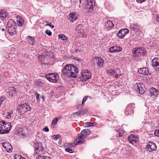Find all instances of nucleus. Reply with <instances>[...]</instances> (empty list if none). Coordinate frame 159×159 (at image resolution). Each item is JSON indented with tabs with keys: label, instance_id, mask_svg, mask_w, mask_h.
<instances>
[{
	"label": "nucleus",
	"instance_id": "nucleus-12",
	"mask_svg": "<svg viewBox=\"0 0 159 159\" xmlns=\"http://www.w3.org/2000/svg\"><path fill=\"white\" fill-rule=\"evenodd\" d=\"M79 14L76 12L70 13L68 16V18L69 20L71 22H73L76 20L78 18Z\"/></svg>",
	"mask_w": 159,
	"mask_h": 159
},
{
	"label": "nucleus",
	"instance_id": "nucleus-24",
	"mask_svg": "<svg viewBox=\"0 0 159 159\" xmlns=\"http://www.w3.org/2000/svg\"><path fill=\"white\" fill-rule=\"evenodd\" d=\"M27 129L25 128H21L18 130L17 133L19 135L24 136L25 135Z\"/></svg>",
	"mask_w": 159,
	"mask_h": 159
},
{
	"label": "nucleus",
	"instance_id": "nucleus-63",
	"mask_svg": "<svg viewBox=\"0 0 159 159\" xmlns=\"http://www.w3.org/2000/svg\"><path fill=\"white\" fill-rule=\"evenodd\" d=\"M33 143H34V144L35 145V144H34V142H33Z\"/></svg>",
	"mask_w": 159,
	"mask_h": 159
},
{
	"label": "nucleus",
	"instance_id": "nucleus-18",
	"mask_svg": "<svg viewBox=\"0 0 159 159\" xmlns=\"http://www.w3.org/2000/svg\"><path fill=\"white\" fill-rule=\"evenodd\" d=\"M2 144L7 152H10L12 149V147L11 144L8 142H2Z\"/></svg>",
	"mask_w": 159,
	"mask_h": 159
},
{
	"label": "nucleus",
	"instance_id": "nucleus-19",
	"mask_svg": "<svg viewBox=\"0 0 159 159\" xmlns=\"http://www.w3.org/2000/svg\"><path fill=\"white\" fill-rule=\"evenodd\" d=\"M152 66L156 68L157 70H159V59L157 57H155L152 61Z\"/></svg>",
	"mask_w": 159,
	"mask_h": 159
},
{
	"label": "nucleus",
	"instance_id": "nucleus-25",
	"mask_svg": "<svg viewBox=\"0 0 159 159\" xmlns=\"http://www.w3.org/2000/svg\"><path fill=\"white\" fill-rule=\"evenodd\" d=\"M107 71L109 75H114L116 78H117L119 77L118 73L115 70L113 69L108 70Z\"/></svg>",
	"mask_w": 159,
	"mask_h": 159
},
{
	"label": "nucleus",
	"instance_id": "nucleus-4",
	"mask_svg": "<svg viewBox=\"0 0 159 159\" xmlns=\"http://www.w3.org/2000/svg\"><path fill=\"white\" fill-rule=\"evenodd\" d=\"M95 2L93 0H87V3L85 6L86 12L88 14L93 12L94 6Z\"/></svg>",
	"mask_w": 159,
	"mask_h": 159
},
{
	"label": "nucleus",
	"instance_id": "nucleus-7",
	"mask_svg": "<svg viewBox=\"0 0 159 159\" xmlns=\"http://www.w3.org/2000/svg\"><path fill=\"white\" fill-rule=\"evenodd\" d=\"M135 107L134 103H131L128 105L125 109V113L126 115H130L133 114L134 109Z\"/></svg>",
	"mask_w": 159,
	"mask_h": 159
},
{
	"label": "nucleus",
	"instance_id": "nucleus-17",
	"mask_svg": "<svg viewBox=\"0 0 159 159\" xmlns=\"http://www.w3.org/2000/svg\"><path fill=\"white\" fill-rule=\"evenodd\" d=\"M93 61H95L98 66L100 67L102 66L104 63V60L102 58L99 57H95L94 58Z\"/></svg>",
	"mask_w": 159,
	"mask_h": 159
},
{
	"label": "nucleus",
	"instance_id": "nucleus-56",
	"mask_svg": "<svg viewBox=\"0 0 159 159\" xmlns=\"http://www.w3.org/2000/svg\"><path fill=\"white\" fill-rule=\"evenodd\" d=\"M89 97V96H85V97L84 98V99L86 101L87 100V98Z\"/></svg>",
	"mask_w": 159,
	"mask_h": 159
},
{
	"label": "nucleus",
	"instance_id": "nucleus-36",
	"mask_svg": "<svg viewBox=\"0 0 159 159\" xmlns=\"http://www.w3.org/2000/svg\"><path fill=\"white\" fill-rule=\"evenodd\" d=\"M13 114V112L12 111H11L7 112V115L6 116V118L7 119H10L12 116Z\"/></svg>",
	"mask_w": 159,
	"mask_h": 159
},
{
	"label": "nucleus",
	"instance_id": "nucleus-2",
	"mask_svg": "<svg viewBox=\"0 0 159 159\" xmlns=\"http://www.w3.org/2000/svg\"><path fill=\"white\" fill-rule=\"evenodd\" d=\"M6 27L7 32L10 35L12 36L16 34L17 25L16 22L13 19H11L8 20Z\"/></svg>",
	"mask_w": 159,
	"mask_h": 159
},
{
	"label": "nucleus",
	"instance_id": "nucleus-39",
	"mask_svg": "<svg viewBox=\"0 0 159 159\" xmlns=\"http://www.w3.org/2000/svg\"><path fill=\"white\" fill-rule=\"evenodd\" d=\"M59 37L60 38H61L62 40H66L67 39L66 36L63 34H60L59 35Z\"/></svg>",
	"mask_w": 159,
	"mask_h": 159
},
{
	"label": "nucleus",
	"instance_id": "nucleus-38",
	"mask_svg": "<svg viewBox=\"0 0 159 159\" xmlns=\"http://www.w3.org/2000/svg\"><path fill=\"white\" fill-rule=\"evenodd\" d=\"M25 107V105L23 106V104H22L20 105V106H19L17 109V110H18V111H19V112H23V107Z\"/></svg>",
	"mask_w": 159,
	"mask_h": 159
},
{
	"label": "nucleus",
	"instance_id": "nucleus-20",
	"mask_svg": "<svg viewBox=\"0 0 159 159\" xmlns=\"http://www.w3.org/2000/svg\"><path fill=\"white\" fill-rule=\"evenodd\" d=\"M5 122L4 121H0V134H3L7 133L8 132L6 130L5 128L3 125V124H4Z\"/></svg>",
	"mask_w": 159,
	"mask_h": 159
},
{
	"label": "nucleus",
	"instance_id": "nucleus-35",
	"mask_svg": "<svg viewBox=\"0 0 159 159\" xmlns=\"http://www.w3.org/2000/svg\"><path fill=\"white\" fill-rule=\"evenodd\" d=\"M23 106L25 105L27 109L28 110V111H30L31 110V107L28 102H25V103L23 104Z\"/></svg>",
	"mask_w": 159,
	"mask_h": 159
},
{
	"label": "nucleus",
	"instance_id": "nucleus-44",
	"mask_svg": "<svg viewBox=\"0 0 159 159\" xmlns=\"http://www.w3.org/2000/svg\"><path fill=\"white\" fill-rule=\"evenodd\" d=\"M34 95L36 96L37 101L38 102H39L40 100V99L39 98V94H38V93H34Z\"/></svg>",
	"mask_w": 159,
	"mask_h": 159
},
{
	"label": "nucleus",
	"instance_id": "nucleus-30",
	"mask_svg": "<svg viewBox=\"0 0 159 159\" xmlns=\"http://www.w3.org/2000/svg\"><path fill=\"white\" fill-rule=\"evenodd\" d=\"M105 23V26L107 28H111L114 26V24L111 21L107 20Z\"/></svg>",
	"mask_w": 159,
	"mask_h": 159
},
{
	"label": "nucleus",
	"instance_id": "nucleus-42",
	"mask_svg": "<svg viewBox=\"0 0 159 159\" xmlns=\"http://www.w3.org/2000/svg\"><path fill=\"white\" fill-rule=\"evenodd\" d=\"M52 139H54L55 140H57L60 137V136L58 135H53L52 137Z\"/></svg>",
	"mask_w": 159,
	"mask_h": 159
},
{
	"label": "nucleus",
	"instance_id": "nucleus-13",
	"mask_svg": "<svg viewBox=\"0 0 159 159\" xmlns=\"http://www.w3.org/2000/svg\"><path fill=\"white\" fill-rule=\"evenodd\" d=\"M34 147L35 152L36 153H39V154H42L43 153V148L42 146V144L40 143L36 144V146L33 145Z\"/></svg>",
	"mask_w": 159,
	"mask_h": 159
},
{
	"label": "nucleus",
	"instance_id": "nucleus-32",
	"mask_svg": "<svg viewBox=\"0 0 159 159\" xmlns=\"http://www.w3.org/2000/svg\"><path fill=\"white\" fill-rule=\"evenodd\" d=\"M17 18L19 19V20H17V22H18V25L20 26H22L24 22V20L22 19L21 17L18 16L17 17Z\"/></svg>",
	"mask_w": 159,
	"mask_h": 159
},
{
	"label": "nucleus",
	"instance_id": "nucleus-28",
	"mask_svg": "<svg viewBox=\"0 0 159 159\" xmlns=\"http://www.w3.org/2000/svg\"><path fill=\"white\" fill-rule=\"evenodd\" d=\"M5 124H3V125L5 127V128L6 129L7 131L9 132L11 130V123L10 122H8L6 123L5 122Z\"/></svg>",
	"mask_w": 159,
	"mask_h": 159
},
{
	"label": "nucleus",
	"instance_id": "nucleus-33",
	"mask_svg": "<svg viewBox=\"0 0 159 159\" xmlns=\"http://www.w3.org/2000/svg\"><path fill=\"white\" fill-rule=\"evenodd\" d=\"M73 115H76L77 116H81L84 115V112L83 111H79L77 112H75L72 114Z\"/></svg>",
	"mask_w": 159,
	"mask_h": 159
},
{
	"label": "nucleus",
	"instance_id": "nucleus-26",
	"mask_svg": "<svg viewBox=\"0 0 159 159\" xmlns=\"http://www.w3.org/2000/svg\"><path fill=\"white\" fill-rule=\"evenodd\" d=\"M7 15L6 11L3 10H1L0 11V19L3 20L6 18Z\"/></svg>",
	"mask_w": 159,
	"mask_h": 159
},
{
	"label": "nucleus",
	"instance_id": "nucleus-11",
	"mask_svg": "<svg viewBox=\"0 0 159 159\" xmlns=\"http://www.w3.org/2000/svg\"><path fill=\"white\" fill-rule=\"evenodd\" d=\"M81 73L82 77L84 81H86V80L89 79L92 75L91 73L87 70H82Z\"/></svg>",
	"mask_w": 159,
	"mask_h": 159
},
{
	"label": "nucleus",
	"instance_id": "nucleus-43",
	"mask_svg": "<svg viewBox=\"0 0 159 159\" xmlns=\"http://www.w3.org/2000/svg\"><path fill=\"white\" fill-rule=\"evenodd\" d=\"M49 157L47 156H43L41 155L39 156L36 158V159H48Z\"/></svg>",
	"mask_w": 159,
	"mask_h": 159
},
{
	"label": "nucleus",
	"instance_id": "nucleus-62",
	"mask_svg": "<svg viewBox=\"0 0 159 159\" xmlns=\"http://www.w3.org/2000/svg\"><path fill=\"white\" fill-rule=\"evenodd\" d=\"M80 3H81V0H80Z\"/></svg>",
	"mask_w": 159,
	"mask_h": 159
},
{
	"label": "nucleus",
	"instance_id": "nucleus-5",
	"mask_svg": "<svg viewBox=\"0 0 159 159\" xmlns=\"http://www.w3.org/2000/svg\"><path fill=\"white\" fill-rule=\"evenodd\" d=\"M141 29L139 25L136 23H133L131 25L130 30L131 31L135 33H138L140 36L142 37L143 35V34L141 32Z\"/></svg>",
	"mask_w": 159,
	"mask_h": 159
},
{
	"label": "nucleus",
	"instance_id": "nucleus-23",
	"mask_svg": "<svg viewBox=\"0 0 159 159\" xmlns=\"http://www.w3.org/2000/svg\"><path fill=\"white\" fill-rule=\"evenodd\" d=\"M138 72L140 74L144 75H148L149 74V72L147 68H143L139 69Z\"/></svg>",
	"mask_w": 159,
	"mask_h": 159
},
{
	"label": "nucleus",
	"instance_id": "nucleus-6",
	"mask_svg": "<svg viewBox=\"0 0 159 159\" xmlns=\"http://www.w3.org/2000/svg\"><path fill=\"white\" fill-rule=\"evenodd\" d=\"M133 53L135 55V56L137 57L139 54L141 56L145 55L146 53V51L145 49L142 48H135L133 49Z\"/></svg>",
	"mask_w": 159,
	"mask_h": 159
},
{
	"label": "nucleus",
	"instance_id": "nucleus-47",
	"mask_svg": "<svg viewBox=\"0 0 159 159\" xmlns=\"http://www.w3.org/2000/svg\"><path fill=\"white\" fill-rule=\"evenodd\" d=\"M45 33L46 34H47L49 36H51L52 34V33L51 32L48 30H47L46 31Z\"/></svg>",
	"mask_w": 159,
	"mask_h": 159
},
{
	"label": "nucleus",
	"instance_id": "nucleus-52",
	"mask_svg": "<svg viewBox=\"0 0 159 159\" xmlns=\"http://www.w3.org/2000/svg\"><path fill=\"white\" fill-rule=\"evenodd\" d=\"M145 0H136V1L138 3H142V2H144Z\"/></svg>",
	"mask_w": 159,
	"mask_h": 159
},
{
	"label": "nucleus",
	"instance_id": "nucleus-51",
	"mask_svg": "<svg viewBox=\"0 0 159 159\" xmlns=\"http://www.w3.org/2000/svg\"><path fill=\"white\" fill-rule=\"evenodd\" d=\"M43 130L46 132H48L49 131V129L47 127H45L43 129Z\"/></svg>",
	"mask_w": 159,
	"mask_h": 159
},
{
	"label": "nucleus",
	"instance_id": "nucleus-48",
	"mask_svg": "<svg viewBox=\"0 0 159 159\" xmlns=\"http://www.w3.org/2000/svg\"><path fill=\"white\" fill-rule=\"evenodd\" d=\"M154 134L159 137V129L155 130Z\"/></svg>",
	"mask_w": 159,
	"mask_h": 159
},
{
	"label": "nucleus",
	"instance_id": "nucleus-22",
	"mask_svg": "<svg viewBox=\"0 0 159 159\" xmlns=\"http://www.w3.org/2000/svg\"><path fill=\"white\" fill-rule=\"evenodd\" d=\"M9 89V95L10 96L12 97H15L16 95V88L14 87H11Z\"/></svg>",
	"mask_w": 159,
	"mask_h": 159
},
{
	"label": "nucleus",
	"instance_id": "nucleus-53",
	"mask_svg": "<svg viewBox=\"0 0 159 159\" xmlns=\"http://www.w3.org/2000/svg\"><path fill=\"white\" fill-rule=\"evenodd\" d=\"M76 108L77 109H81L82 108V106H77Z\"/></svg>",
	"mask_w": 159,
	"mask_h": 159
},
{
	"label": "nucleus",
	"instance_id": "nucleus-16",
	"mask_svg": "<svg viewBox=\"0 0 159 159\" xmlns=\"http://www.w3.org/2000/svg\"><path fill=\"white\" fill-rule=\"evenodd\" d=\"M129 32V30L128 29H123L119 31L118 35L120 38H123Z\"/></svg>",
	"mask_w": 159,
	"mask_h": 159
},
{
	"label": "nucleus",
	"instance_id": "nucleus-58",
	"mask_svg": "<svg viewBox=\"0 0 159 159\" xmlns=\"http://www.w3.org/2000/svg\"><path fill=\"white\" fill-rule=\"evenodd\" d=\"M150 123L152 125V127H153L154 126V124L152 122H150Z\"/></svg>",
	"mask_w": 159,
	"mask_h": 159
},
{
	"label": "nucleus",
	"instance_id": "nucleus-1",
	"mask_svg": "<svg viewBox=\"0 0 159 159\" xmlns=\"http://www.w3.org/2000/svg\"><path fill=\"white\" fill-rule=\"evenodd\" d=\"M78 71L75 66L70 64L66 65L63 69L62 70V72L64 75L74 78L76 77Z\"/></svg>",
	"mask_w": 159,
	"mask_h": 159
},
{
	"label": "nucleus",
	"instance_id": "nucleus-31",
	"mask_svg": "<svg viewBox=\"0 0 159 159\" xmlns=\"http://www.w3.org/2000/svg\"><path fill=\"white\" fill-rule=\"evenodd\" d=\"M36 84L38 86V87L39 88H40L39 87H41L45 83L43 80L39 79L36 82Z\"/></svg>",
	"mask_w": 159,
	"mask_h": 159
},
{
	"label": "nucleus",
	"instance_id": "nucleus-46",
	"mask_svg": "<svg viewBox=\"0 0 159 159\" xmlns=\"http://www.w3.org/2000/svg\"><path fill=\"white\" fill-rule=\"evenodd\" d=\"M86 127H91L93 126V124L90 122H88L85 123Z\"/></svg>",
	"mask_w": 159,
	"mask_h": 159
},
{
	"label": "nucleus",
	"instance_id": "nucleus-54",
	"mask_svg": "<svg viewBox=\"0 0 159 159\" xmlns=\"http://www.w3.org/2000/svg\"><path fill=\"white\" fill-rule=\"evenodd\" d=\"M156 20L158 22H159V16H157L156 17Z\"/></svg>",
	"mask_w": 159,
	"mask_h": 159
},
{
	"label": "nucleus",
	"instance_id": "nucleus-15",
	"mask_svg": "<svg viewBox=\"0 0 159 159\" xmlns=\"http://www.w3.org/2000/svg\"><path fill=\"white\" fill-rule=\"evenodd\" d=\"M148 150L149 152L155 150L157 148L156 144L153 142H149L147 146Z\"/></svg>",
	"mask_w": 159,
	"mask_h": 159
},
{
	"label": "nucleus",
	"instance_id": "nucleus-55",
	"mask_svg": "<svg viewBox=\"0 0 159 159\" xmlns=\"http://www.w3.org/2000/svg\"><path fill=\"white\" fill-rule=\"evenodd\" d=\"M5 30V29L4 28H0V31H2V32H4Z\"/></svg>",
	"mask_w": 159,
	"mask_h": 159
},
{
	"label": "nucleus",
	"instance_id": "nucleus-41",
	"mask_svg": "<svg viewBox=\"0 0 159 159\" xmlns=\"http://www.w3.org/2000/svg\"><path fill=\"white\" fill-rule=\"evenodd\" d=\"M45 22L47 23L46 24V26H48L50 27L52 29H53L54 28V26L53 25H52V23L51 22L45 21Z\"/></svg>",
	"mask_w": 159,
	"mask_h": 159
},
{
	"label": "nucleus",
	"instance_id": "nucleus-14",
	"mask_svg": "<svg viewBox=\"0 0 159 159\" xmlns=\"http://www.w3.org/2000/svg\"><path fill=\"white\" fill-rule=\"evenodd\" d=\"M122 48L120 46L115 45L112 46L109 49V52L111 53H118L121 51Z\"/></svg>",
	"mask_w": 159,
	"mask_h": 159
},
{
	"label": "nucleus",
	"instance_id": "nucleus-3",
	"mask_svg": "<svg viewBox=\"0 0 159 159\" xmlns=\"http://www.w3.org/2000/svg\"><path fill=\"white\" fill-rule=\"evenodd\" d=\"M90 134V132L88 129L82 130L81 133L78 134L77 139L75 140V141L76 142V145H80L83 143L84 142V139L86 136L89 135Z\"/></svg>",
	"mask_w": 159,
	"mask_h": 159
},
{
	"label": "nucleus",
	"instance_id": "nucleus-59",
	"mask_svg": "<svg viewBox=\"0 0 159 159\" xmlns=\"http://www.w3.org/2000/svg\"><path fill=\"white\" fill-rule=\"evenodd\" d=\"M157 109L158 111L159 112V105L157 107Z\"/></svg>",
	"mask_w": 159,
	"mask_h": 159
},
{
	"label": "nucleus",
	"instance_id": "nucleus-21",
	"mask_svg": "<svg viewBox=\"0 0 159 159\" xmlns=\"http://www.w3.org/2000/svg\"><path fill=\"white\" fill-rule=\"evenodd\" d=\"M149 93L154 98L157 97L158 94L157 90L153 87H152L150 89Z\"/></svg>",
	"mask_w": 159,
	"mask_h": 159
},
{
	"label": "nucleus",
	"instance_id": "nucleus-60",
	"mask_svg": "<svg viewBox=\"0 0 159 159\" xmlns=\"http://www.w3.org/2000/svg\"><path fill=\"white\" fill-rule=\"evenodd\" d=\"M42 98L43 99H44V96H43V97H42Z\"/></svg>",
	"mask_w": 159,
	"mask_h": 159
},
{
	"label": "nucleus",
	"instance_id": "nucleus-40",
	"mask_svg": "<svg viewBox=\"0 0 159 159\" xmlns=\"http://www.w3.org/2000/svg\"><path fill=\"white\" fill-rule=\"evenodd\" d=\"M58 120V119L57 118H55L54 119H53L52 122V125L54 126L56 125L57 124Z\"/></svg>",
	"mask_w": 159,
	"mask_h": 159
},
{
	"label": "nucleus",
	"instance_id": "nucleus-49",
	"mask_svg": "<svg viewBox=\"0 0 159 159\" xmlns=\"http://www.w3.org/2000/svg\"><path fill=\"white\" fill-rule=\"evenodd\" d=\"M66 151L70 153H73V151L69 148H66L65 149Z\"/></svg>",
	"mask_w": 159,
	"mask_h": 159
},
{
	"label": "nucleus",
	"instance_id": "nucleus-45",
	"mask_svg": "<svg viewBox=\"0 0 159 159\" xmlns=\"http://www.w3.org/2000/svg\"><path fill=\"white\" fill-rule=\"evenodd\" d=\"M5 100V97H0V105H2L3 102Z\"/></svg>",
	"mask_w": 159,
	"mask_h": 159
},
{
	"label": "nucleus",
	"instance_id": "nucleus-37",
	"mask_svg": "<svg viewBox=\"0 0 159 159\" xmlns=\"http://www.w3.org/2000/svg\"><path fill=\"white\" fill-rule=\"evenodd\" d=\"M116 131L118 133V134H117V136L119 137H121L124 134V132L123 131L121 132V130L120 129L117 130Z\"/></svg>",
	"mask_w": 159,
	"mask_h": 159
},
{
	"label": "nucleus",
	"instance_id": "nucleus-61",
	"mask_svg": "<svg viewBox=\"0 0 159 159\" xmlns=\"http://www.w3.org/2000/svg\"><path fill=\"white\" fill-rule=\"evenodd\" d=\"M81 61V59H80V60H79V61Z\"/></svg>",
	"mask_w": 159,
	"mask_h": 159
},
{
	"label": "nucleus",
	"instance_id": "nucleus-50",
	"mask_svg": "<svg viewBox=\"0 0 159 159\" xmlns=\"http://www.w3.org/2000/svg\"><path fill=\"white\" fill-rule=\"evenodd\" d=\"M23 112H26L27 111H28V110H27V108H26V107L25 106L24 107H23Z\"/></svg>",
	"mask_w": 159,
	"mask_h": 159
},
{
	"label": "nucleus",
	"instance_id": "nucleus-10",
	"mask_svg": "<svg viewBox=\"0 0 159 159\" xmlns=\"http://www.w3.org/2000/svg\"><path fill=\"white\" fill-rule=\"evenodd\" d=\"M139 138L137 135L131 134L128 137V140L130 143L136 145L138 142Z\"/></svg>",
	"mask_w": 159,
	"mask_h": 159
},
{
	"label": "nucleus",
	"instance_id": "nucleus-34",
	"mask_svg": "<svg viewBox=\"0 0 159 159\" xmlns=\"http://www.w3.org/2000/svg\"><path fill=\"white\" fill-rule=\"evenodd\" d=\"M39 62L41 64H43L44 63L43 61L44 60V59L43 55L39 56Z\"/></svg>",
	"mask_w": 159,
	"mask_h": 159
},
{
	"label": "nucleus",
	"instance_id": "nucleus-8",
	"mask_svg": "<svg viewBox=\"0 0 159 159\" xmlns=\"http://www.w3.org/2000/svg\"><path fill=\"white\" fill-rule=\"evenodd\" d=\"M134 89L136 91H139V93L141 94H143L145 91L144 84L142 83H137L134 85Z\"/></svg>",
	"mask_w": 159,
	"mask_h": 159
},
{
	"label": "nucleus",
	"instance_id": "nucleus-27",
	"mask_svg": "<svg viewBox=\"0 0 159 159\" xmlns=\"http://www.w3.org/2000/svg\"><path fill=\"white\" fill-rule=\"evenodd\" d=\"M27 38L29 43L31 44L32 45H34V44L36 43V40L34 37L30 36H28Z\"/></svg>",
	"mask_w": 159,
	"mask_h": 159
},
{
	"label": "nucleus",
	"instance_id": "nucleus-29",
	"mask_svg": "<svg viewBox=\"0 0 159 159\" xmlns=\"http://www.w3.org/2000/svg\"><path fill=\"white\" fill-rule=\"evenodd\" d=\"M83 29V26L82 24H80L78 25L76 28L75 29V30L76 31L78 32V33H80L81 34H82L83 36H84L83 34V31H81V30Z\"/></svg>",
	"mask_w": 159,
	"mask_h": 159
},
{
	"label": "nucleus",
	"instance_id": "nucleus-9",
	"mask_svg": "<svg viewBox=\"0 0 159 159\" xmlns=\"http://www.w3.org/2000/svg\"><path fill=\"white\" fill-rule=\"evenodd\" d=\"M50 82L56 83L57 79V75L53 73H48L44 75Z\"/></svg>",
	"mask_w": 159,
	"mask_h": 159
},
{
	"label": "nucleus",
	"instance_id": "nucleus-57",
	"mask_svg": "<svg viewBox=\"0 0 159 159\" xmlns=\"http://www.w3.org/2000/svg\"><path fill=\"white\" fill-rule=\"evenodd\" d=\"M85 102L86 101L84 99H83L82 102V105H83Z\"/></svg>",
	"mask_w": 159,
	"mask_h": 159
}]
</instances>
